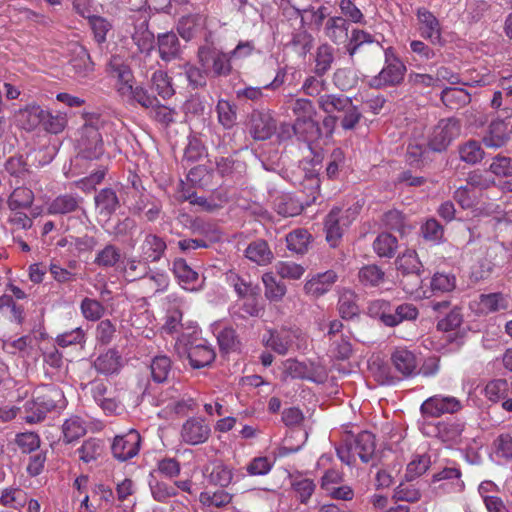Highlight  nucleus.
Instances as JSON below:
<instances>
[{
  "instance_id": "1",
  "label": "nucleus",
  "mask_w": 512,
  "mask_h": 512,
  "mask_svg": "<svg viewBox=\"0 0 512 512\" xmlns=\"http://www.w3.org/2000/svg\"><path fill=\"white\" fill-rule=\"evenodd\" d=\"M66 406L62 390L53 384L41 385L34 390L33 399L24 405L28 423H37L43 420L47 413L61 410Z\"/></svg>"
},
{
  "instance_id": "2",
  "label": "nucleus",
  "mask_w": 512,
  "mask_h": 512,
  "mask_svg": "<svg viewBox=\"0 0 512 512\" xmlns=\"http://www.w3.org/2000/svg\"><path fill=\"white\" fill-rule=\"evenodd\" d=\"M197 332H182L175 342V351L178 356L187 358L194 369H200L210 365L216 353L214 349L202 339L194 337Z\"/></svg>"
},
{
  "instance_id": "3",
  "label": "nucleus",
  "mask_w": 512,
  "mask_h": 512,
  "mask_svg": "<svg viewBox=\"0 0 512 512\" xmlns=\"http://www.w3.org/2000/svg\"><path fill=\"white\" fill-rule=\"evenodd\" d=\"M407 69L405 64L394 54L392 48L385 50V65L381 71L367 80V84L376 89L394 87L404 80Z\"/></svg>"
},
{
  "instance_id": "4",
  "label": "nucleus",
  "mask_w": 512,
  "mask_h": 512,
  "mask_svg": "<svg viewBox=\"0 0 512 512\" xmlns=\"http://www.w3.org/2000/svg\"><path fill=\"white\" fill-rule=\"evenodd\" d=\"M197 58L199 65L213 77L228 76L232 71L230 55L213 45L200 46Z\"/></svg>"
},
{
  "instance_id": "5",
  "label": "nucleus",
  "mask_w": 512,
  "mask_h": 512,
  "mask_svg": "<svg viewBox=\"0 0 512 512\" xmlns=\"http://www.w3.org/2000/svg\"><path fill=\"white\" fill-rule=\"evenodd\" d=\"M460 132L461 124L458 119H441L429 135L428 146L435 152H442L460 135Z\"/></svg>"
},
{
  "instance_id": "6",
  "label": "nucleus",
  "mask_w": 512,
  "mask_h": 512,
  "mask_svg": "<svg viewBox=\"0 0 512 512\" xmlns=\"http://www.w3.org/2000/svg\"><path fill=\"white\" fill-rule=\"evenodd\" d=\"M283 379H303L316 383H323L327 377L325 369L316 364L300 362L296 359H287L283 362Z\"/></svg>"
},
{
  "instance_id": "7",
  "label": "nucleus",
  "mask_w": 512,
  "mask_h": 512,
  "mask_svg": "<svg viewBox=\"0 0 512 512\" xmlns=\"http://www.w3.org/2000/svg\"><path fill=\"white\" fill-rule=\"evenodd\" d=\"M463 408L462 402L449 395L437 394L427 398L420 407L422 416L438 418L444 414H454Z\"/></svg>"
},
{
  "instance_id": "8",
  "label": "nucleus",
  "mask_w": 512,
  "mask_h": 512,
  "mask_svg": "<svg viewBox=\"0 0 512 512\" xmlns=\"http://www.w3.org/2000/svg\"><path fill=\"white\" fill-rule=\"evenodd\" d=\"M389 304L385 301H376L371 304L369 310L373 312L375 309L381 311L379 314L382 323L388 327H395L403 321H412L418 317V309L410 303H404L396 307L395 312H387Z\"/></svg>"
},
{
  "instance_id": "9",
  "label": "nucleus",
  "mask_w": 512,
  "mask_h": 512,
  "mask_svg": "<svg viewBox=\"0 0 512 512\" xmlns=\"http://www.w3.org/2000/svg\"><path fill=\"white\" fill-rule=\"evenodd\" d=\"M141 444L140 434L131 429L124 435H118L114 438L111 446L113 456L119 461H127L139 452Z\"/></svg>"
},
{
  "instance_id": "10",
  "label": "nucleus",
  "mask_w": 512,
  "mask_h": 512,
  "mask_svg": "<svg viewBox=\"0 0 512 512\" xmlns=\"http://www.w3.org/2000/svg\"><path fill=\"white\" fill-rule=\"evenodd\" d=\"M211 434V428L204 419L190 417L187 419L180 431L182 442L188 445H198L206 442Z\"/></svg>"
},
{
  "instance_id": "11",
  "label": "nucleus",
  "mask_w": 512,
  "mask_h": 512,
  "mask_svg": "<svg viewBox=\"0 0 512 512\" xmlns=\"http://www.w3.org/2000/svg\"><path fill=\"white\" fill-rule=\"evenodd\" d=\"M69 53V65L74 76L78 79L89 77L94 71V63L86 47L79 43H71Z\"/></svg>"
},
{
  "instance_id": "12",
  "label": "nucleus",
  "mask_w": 512,
  "mask_h": 512,
  "mask_svg": "<svg viewBox=\"0 0 512 512\" xmlns=\"http://www.w3.org/2000/svg\"><path fill=\"white\" fill-rule=\"evenodd\" d=\"M512 134V118L493 120L483 136V143L490 148L504 146Z\"/></svg>"
},
{
  "instance_id": "13",
  "label": "nucleus",
  "mask_w": 512,
  "mask_h": 512,
  "mask_svg": "<svg viewBox=\"0 0 512 512\" xmlns=\"http://www.w3.org/2000/svg\"><path fill=\"white\" fill-rule=\"evenodd\" d=\"M81 154L86 159H98L104 153L102 135L92 124L83 127L80 140Z\"/></svg>"
},
{
  "instance_id": "14",
  "label": "nucleus",
  "mask_w": 512,
  "mask_h": 512,
  "mask_svg": "<svg viewBox=\"0 0 512 512\" xmlns=\"http://www.w3.org/2000/svg\"><path fill=\"white\" fill-rule=\"evenodd\" d=\"M276 120L267 112L255 111L250 119V134L255 140H267L276 132Z\"/></svg>"
},
{
  "instance_id": "15",
  "label": "nucleus",
  "mask_w": 512,
  "mask_h": 512,
  "mask_svg": "<svg viewBox=\"0 0 512 512\" xmlns=\"http://www.w3.org/2000/svg\"><path fill=\"white\" fill-rule=\"evenodd\" d=\"M349 20L343 17H332L326 23V34L336 44H342L352 56V39L349 38Z\"/></svg>"
},
{
  "instance_id": "16",
  "label": "nucleus",
  "mask_w": 512,
  "mask_h": 512,
  "mask_svg": "<svg viewBox=\"0 0 512 512\" xmlns=\"http://www.w3.org/2000/svg\"><path fill=\"white\" fill-rule=\"evenodd\" d=\"M268 335L267 338H264L265 345L279 355H286L292 349L298 332L282 328L280 330H269Z\"/></svg>"
},
{
  "instance_id": "17",
  "label": "nucleus",
  "mask_w": 512,
  "mask_h": 512,
  "mask_svg": "<svg viewBox=\"0 0 512 512\" xmlns=\"http://www.w3.org/2000/svg\"><path fill=\"white\" fill-rule=\"evenodd\" d=\"M337 279L338 276L333 270L317 273L305 282L304 292L311 297L319 298L331 290Z\"/></svg>"
},
{
  "instance_id": "18",
  "label": "nucleus",
  "mask_w": 512,
  "mask_h": 512,
  "mask_svg": "<svg viewBox=\"0 0 512 512\" xmlns=\"http://www.w3.org/2000/svg\"><path fill=\"white\" fill-rule=\"evenodd\" d=\"M84 199L78 194L65 193L55 197L47 207V212L50 215H67L74 213L82 208Z\"/></svg>"
},
{
  "instance_id": "19",
  "label": "nucleus",
  "mask_w": 512,
  "mask_h": 512,
  "mask_svg": "<svg viewBox=\"0 0 512 512\" xmlns=\"http://www.w3.org/2000/svg\"><path fill=\"white\" fill-rule=\"evenodd\" d=\"M349 215H343L340 209H332L325 220L326 240L332 247H336L342 237V227L349 226Z\"/></svg>"
},
{
  "instance_id": "20",
  "label": "nucleus",
  "mask_w": 512,
  "mask_h": 512,
  "mask_svg": "<svg viewBox=\"0 0 512 512\" xmlns=\"http://www.w3.org/2000/svg\"><path fill=\"white\" fill-rule=\"evenodd\" d=\"M417 19L421 36L433 44L440 43L441 26L438 19L426 8L418 9Z\"/></svg>"
},
{
  "instance_id": "21",
  "label": "nucleus",
  "mask_w": 512,
  "mask_h": 512,
  "mask_svg": "<svg viewBox=\"0 0 512 512\" xmlns=\"http://www.w3.org/2000/svg\"><path fill=\"white\" fill-rule=\"evenodd\" d=\"M167 249V244L163 238L156 234L149 233L145 236L141 244V257L147 264L155 263L161 260Z\"/></svg>"
},
{
  "instance_id": "22",
  "label": "nucleus",
  "mask_w": 512,
  "mask_h": 512,
  "mask_svg": "<svg viewBox=\"0 0 512 512\" xmlns=\"http://www.w3.org/2000/svg\"><path fill=\"white\" fill-rule=\"evenodd\" d=\"M172 271L184 289L194 291L201 287L199 274L187 264L185 259L176 258L173 261Z\"/></svg>"
},
{
  "instance_id": "23",
  "label": "nucleus",
  "mask_w": 512,
  "mask_h": 512,
  "mask_svg": "<svg viewBox=\"0 0 512 512\" xmlns=\"http://www.w3.org/2000/svg\"><path fill=\"white\" fill-rule=\"evenodd\" d=\"M391 361L395 369L404 377H410L417 372V357L407 348H396L391 355Z\"/></svg>"
},
{
  "instance_id": "24",
  "label": "nucleus",
  "mask_w": 512,
  "mask_h": 512,
  "mask_svg": "<svg viewBox=\"0 0 512 512\" xmlns=\"http://www.w3.org/2000/svg\"><path fill=\"white\" fill-rule=\"evenodd\" d=\"M398 270L402 271L404 277L413 278L415 285H419L421 282L420 273L423 265L418 259V255L415 250H406L396 260Z\"/></svg>"
},
{
  "instance_id": "25",
  "label": "nucleus",
  "mask_w": 512,
  "mask_h": 512,
  "mask_svg": "<svg viewBox=\"0 0 512 512\" xmlns=\"http://www.w3.org/2000/svg\"><path fill=\"white\" fill-rule=\"evenodd\" d=\"M472 306H476V312L487 315L508 308V299L502 293L481 294Z\"/></svg>"
},
{
  "instance_id": "26",
  "label": "nucleus",
  "mask_w": 512,
  "mask_h": 512,
  "mask_svg": "<svg viewBox=\"0 0 512 512\" xmlns=\"http://www.w3.org/2000/svg\"><path fill=\"white\" fill-rule=\"evenodd\" d=\"M464 432L465 423L461 421H446L437 425L438 438L450 446L461 444Z\"/></svg>"
},
{
  "instance_id": "27",
  "label": "nucleus",
  "mask_w": 512,
  "mask_h": 512,
  "mask_svg": "<svg viewBox=\"0 0 512 512\" xmlns=\"http://www.w3.org/2000/svg\"><path fill=\"white\" fill-rule=\"evenodd\" d=\"M159 56L163 61L177 59L181 55V45L174 32L159 34L157 37Z\"/></svg>"
},
{
  "instance_id": "28",
  "label": "nucleus",
  "mask_w": 512,
  "mask_h": 512,
  "mask_svg": "<svg viewBox=\"0 0 512 512\" xmlns=\"http://www.w3.org/2000/svg\"><path fill=\"white\" fill-rule=\"evenodd\" d=\"M293 131L298 139L309 144L317 141L322 136L321 128L313 117L296 118L293 124Z\"/></svg>"
},
{
  "instance_id": "29",
  "label": "nucleus",
  "mask_w": 512,
  "mask_h": 512,
  "mask_svg": "<svg viewBox=\"0 0 512 512\" xmlns=\"http://www.w3.org/2000/svg\"><path fill=\"white\" fill-rule=\"evenodd\" d=\"M99 215L110 217L120 206L116 192L111 188L101 189L94 197Z\"/></svg>"
},
{
  "instance_id": "30",
  "label": "nucleus",
  "mask_w": 512,
  "mask_h": 512,
  "mask_svg": "<svg viewBox=\"0 0 512 512\" xmlns=\"http://www.w3.org/2000/svg\"><path fill=\"white\" fill-rule=\"evenodd\" d=\"M118 93L130 101H134L143 108L151 109L158 101L157 97L151 95L145 88L141 86H123L118 89Z\"/></svg>"
},
{
  "instance_id": "31",
  "label": "nucleus",
  "mask_w": 512,
  "mask_h": 512,
  "mask_svg": "<svg viewBox=\"0 0 512 512\" xmlns=\"http://www.w3.org/2000/svg\"><path fill=\"white\" fill-rule=\"evenodd\" d=\"M121 360V356L116 350L109 349L106 353L96 358L94 368L101 374L112 375L120 371L122 366Z\"/></svg>"
},
{
  "instance_id": "32",
  "label": "nucleus",
  "mask_w": 512,
  "mask_h": 512,
  "mask_svg": "<svg viewBox=\"0 0 512 512\" xmlns=\"http://www.w3.org/2000/svg\"><path fill=\"white\" fill-rule=\"evenodd\" d=\"M442 103L451 110H458L471 102V95L463 88L447 87L441 92Z\"/></svg>"
},
{
  "instance_id": "33",
  "label": "nucleus",
  "mask_w": 512,
  "mask_h": 512,
  "mask_svg": "<svg viewBox=\"0 0 512 512\" xmlns=\"http://www.w3.org/2000/svg\"><path fill=\"white\" fill-rule=\"evenodd\" d=\"M121 259V249L115 244L108 243L96 253L93 263L100 268L109 269L116 267Z\"/></svg>"
},
{
  "instance_id": "34",
  "label": "nucleus",
  "mask_w": 512,
  "mask_h": 512,
  "mask_svg": "<svg viewBox=\"0 0 512 512\" xmlns=\"http://www.w3.org/2000/svg\"><path fill=\"white\" fill-rule=\"evenodd\" d=\"M375 449V437L371 432L363 431L357 435L356 439H354V451L365 463L373 460Z\"/></svg>"
},
{
  "instance_id": "35",
  "label": "nucleus",
  "mask_w": 512,
  "mask_h": 512,
  "mask_svg": "<svg viewBox=\"0 0 512 512\" xmlns=\"http://www.w3.org/2000/svg\"><path fill=\"white\" fill-rule=\"evenodd\" d=\"M132 40L140 52H150L154 47V34L148 28V21L141 20L134 26Z\"/></svg>"
},
{
  "instance_id": "36",
  "label": "nucleus",
  "mask_w": 512,
  "mask_h": 512,
  "mask_svg": "<svg viewBox=\"0 0 512 512\" xmlns=\"http://www.w3.org/2000/svg\"><path fill=\"white\" fill-rule=\"evenodd\" d=\"M246 257L258 265H267L273 259V253L264 240H256L248 245L245 250Z\"/></svg>"
},
{
  "instance_id": "37",
  "label": "nucleus",
  "mask_w": 512,
  "mask_h": 512,
  "mask_svg": "<svg viewBox=\"0 0 512 512\" xmlns=\"http://www.w3.org/2000/svg\"><path fill=\"white\" fill-rule=\"evenodd\" d=\"M162 205L159 200L149 195H141L134 205L135 213H144L148 221H155L161 212Z\"/></svg>"
},
{
  "instance_id": "38",
  "label": "nucleus",
  "mask_w": 512,
  "mask_h": 512,
  "mask_svg": "<svg viewBox=\"0 0 512 512\" xmlns=\"http://www.w3.org/2000/svg\"><path fill=\"white\" fill-rule=\"evenodd\" d=\"M274 207L277 213L283 217L299 215L303 210L302 204L290 194L277 196L274 200Z\"/></svg>"
},
{
  "instance_id": "39",
  "label": "nucleus",
  "mask_w": 512,
  "mask_h": 512,
  "mask_svg": "<svg viewBox=\"0 0 512 512\" xmlns=\"http://www.w3.org/2000/svg\"><path fill=\"white\" fill-rule=\"evenodd\" d=\"M262 282L265 287V297L274 302H279L283 299L287 292L286 285L283 282L277 281L272 272L264 273Z\"/></svg>"
},
{
  "instance_id": "40",
  "label": "nucleus",
  "mask_w": 512,
  "mask_h": 512,
  "mask_svg": "<svg viewBox=\"0 0 512 512\" xmlns=\"http://www.w3.org/2000/svg\"><path fill=\"white\" fill-rule=\"evenodd\" d=\"M398 248L397 238L390 233L379 234L373 242V249L379 257L392 258Z\"/></svg>"
},
{
  "instance_id": "41",
  "label": "nucleus",
  "mask_w": 512,
  "mask_h": 512,
  "mask_svg": "<svg viewBox=\"0 0 512 512\" xmlns=\"http://www.w3.org/2000/svg\"><path fill=\"white\" fill-rule=\"evenodd\" d=\"M311 234L305 229H296L286 236L287 248L298 254L308 250Z\"/></svg>"
},
{
  "instance_id": "42",
  "label": "nucleus",
  "mask_w": 512,
  "mask_h": 512,
  "mask_svg": "<svg viewBox=\"0 0 512 512\" xmlns=\"http://www.w3.org/2000/svg\"><path fill=\"white\" fill-rule=\"evenodd\" d=\"M45 110L38 105H29L19 111V118L23 127L32 130L38 125H42Z\"/></svg>"
},
{
  "instance_id": "43",
  "label": "nucleus",
  "mask_w": 512,
  "mask_h": 512,
  "mask_svg": "<svg viewBox=\"0 0 512 512\" xmlns=\"http://www.w3.org/2000/svg\"><path fill=\"white\" fill-rule=\"evenodd\" d=\"M216 112L219 123L225 129H230L236 124L237 109L236 106L228 100L220 99L216 105Z\"/></svg>"
},
{
  "instance_id": "44",
  "label": "nucleus",
  "mask_w": 512,
  "mask_h": 512,
  "mask_svg": "<svg viewBox=\"0 0 512 512\" xmlns=\"http://www.w3.org/2000/svg\"><path fill=\"white\" fill-rule=\"evenodd\" d=\"M171 369L172 362L169 357L165 355L155 356L150 365L152 379L157 383L165 382L168 380Z\"/></svg>"
},
{
  "instance_id": "45",
  "label": "nucleus",
  "mask_w": 512,
  "mask_h": 512,
  "mask_svg": "<svg viewBox=\"0 0 512 512\" xmlns=\"http://www.w3.org/2000/svg\"><path fill=\"white\" fill-rule=\"evenodd\" d=\"M208 481L213 485L227 487L233 479L232 468L222 462H215L211 471L208 472Z\"/></svg>"
},
{
  "instance_id": "46",
  "label": "nucleus",
  "mask_w": 512,
  "mask_h": 512,
  "mask_svg": "<svg viewBox=\"0 0 512 512\" xmlns=\"http://www.w3.org/2000/svg\"><path fill=\"white\" fill-rule=\"evenodd\" d=\"M63 438L66 443L73 442L86 433L85 422L78 416L67 419L62 427Z\"/></svg>"
},
{
  "instance_id": "47",
  "label": "nucleus",
  "mask_w": 512,
  "mask_h": 512,
  "mask_svg": "<svg viewBox=\"0 0 512 512\" xmlns=\"http://www.w3.org/2000/svg\"><path fill=\"white\" fill-rule=\"evenodd\" d=\"M382 224L387 228L399 231L403 235L412 229V226L407 223L405 215L396 209L389 210L383 214Z\"/></svg>"
},
{
  "instance_id": "48",
  "label": "nucleus",
  "mask_w": 512,
  "mask_h": 512,
  "mask_svg": "<svg viewBox=\"0 0 512 512\" xmlns=\"http://www.w3.org/2000/svg\"><path fill=\"white\" fill-rule=\"evenodd\" d=\"M152 87L163 99H169L175 94L170 77L165 71L157 70L153 73Z\"/></svg>"
},
{
  "instance_id": "49",
  "label": "nucleus",
  "mask_w": 512,
  "mask_h": 512,
  "mask_svg": "<svg viewBox=\"0 0 512 512\" xmlns=\"http://www.w3.org/2000/svg\"><path fill=\"white\" fill-rule=\"evenodd\" d=\"M484 150L476 140H469L459 146L460 159L468 164H476L484 157Z\"/></svg>"
},
{
  "instance_id": "50",
  "label": "nucleus",
  "mask_w": 512,
  "mask_h": 512,
  "mask_svg": "<svg viewBox=\"0 0 512 512\" xmlns=\"http://www.w3.org/2000/svg\"><path fill=\"white\" fill-rule=\"evenodd\" d=\"M346 167V158L344 152L340 148H336L330 154L327 166L326 176L328 179H339Z\"/></svg>"
},
{
  "instance_id": "51",
  "label": "nucleus",
  "mask_w": 512,
  "mask_h": 512,
  "mask_svg": "<svg viewBox=\"0 0 512 512\" xmlns=\"http://www.w3.org/2000/svg\"><path fill=\"white\" fill-rule=\"evenodd\" d=\"M385 273L375 264L362 267L358 273L359 281L364 286L375 287L383 283Z\"/></svg>"
},
{
  "instance_id": "52",
  "label": "nucleus",
  "mask_w": 512,
  "mask_h": 512,
  "mask_svg": "<svg viewBox=\"0 0 512 512\" xmlns=\"http://www.w3.org/2000/svg\"><path fill=\"white\" fill-rule=\"evenodd\" d=\"M150 117L159 124L168 127L176 122L178 112L176 109L160 104L159 101L150 110Z\"/></svg>"
},
{
  "instance_id": "53",
  "label": "nucleus",
  "mask_w": 512,
  "mask_h": 512,
  "mask_svg": "<svg viewBox=\"0 0 512 512\" xmlns=\"http://www.w3.org/2000/svg\"><path fill=\"white\" fill-rule=\"evenodd\" d=\"M245 168V163L235 159L233 156L216 158V169L223 177L241 174L245 171Z\"/></svg>"
},
{
  "instance_id": "54",
  "label": "nucleus",
  "mask_w": 512,
  "mask_h": 512,
  "mask_svg": "<svg viewBox=\"0 0 512 512\" xmlns=\"http://www.w3.org/2000/svg\"><path fill=\"white\" fill-rule=\"evenodd\" d=\"M274 268L277 275L288 280H299L305 273V268L293 261H279Z\"/></svg>"
},
{
  "instance_id": "55",
  "label": "nucleus",
  "mask_w": 512,
  "mask_h": 512,
  "mask_svg": "<svg viewBox=\"0 0 512 512\" xmlns=\"http://www.w3.org/2000/svg\"><path fill=\"white\" fill-rule=\"evenodd\" d=\"M67 122V115L65 113L57 112L56 114H52L45 110L42 126L48 133L59 134L65 129Z\"/></svg>"
},
{
  "instance_id": "56",
  "label": "nucleus",
  "mask_w": 512,
  "mask_h": 512,
  "mask_svg": "<svg viewBox=\"0 0 512 512\" xmlns=\"http://www.w3.org/2000/svg\"><path fill=\"white\" fill-rule=\"evenodd\" d=\"M34 200L33 191L27 187H17L11 193L8 205L11 210L30 207Z\"/></svg>"
},
{
  "instance_id": "57",
  "label": "nucleus",
  "mask_w": 512,
  "mask_h": 512,
  "mask_svg": "<svg viewBox=\"0 0 512 512\" xmlns=\"http://www.w3.org/2000/svg\"><path fill=\"white\" fill-rule=\"evenodd\" d=\"M27 502L25 492L18 488H8L2 491L0 503L14 509L22 508Z\"/></svg>"
},
{
  "instance_id": "58",
  "label": "nucleus",
  "mask_w": 512,
  "mask_h": 512,
  "mask_svg": "<svg viewBox=\"0 0 512 512\" xmlns=\"http://www.w3.org/2000/svg\"><path fill=\"white\" fill-rule=\"evenodd\" d=\"M430 285L434 292H451L456 287V277L452 273L437 272L433 275Z\"/></svg>"
},
{
  "instance_id": "59",
  "label": "nucleus",
  "mask_w": 512,
  "mask_h": 512,
  "mask_svg": "<svg viewBox=\"0 0 512 512\" xmlns=\"http://www.w3.org/2000/svg\"><path fill=\"white\" fill-rule=\"evenodd\" d=\"M149 486L153 499L158 502H166L168 499L175 497L178 493L175 486L163 481H151Z\"/></svg>"
},
{
  "instance_id": "60",
  "label": "nucleus",
  "mask_w": 512,
  "mask_h": 512,
  "mask_svg": "<svg viewBox=\"0 0 512 512\" xmlns=\"http://www.w3.org/2000/svg\"><path fill=\"white\" fill-rule=\"evenodd\" d=\"M185 75L189 82V85L194 89L202 88L206 86L207 77L210 75L201 66L197 67L192 64H186L184 66Z\"/></svg>"
},
{
  "instance_id": "61",
  "label": "nucleus",
  "mask_w": 512,
  "mask_h": 512,
  "mask_svg": "<svg viewBox=\"0 0 512 512\" xmlns=\"http://www.w3.org/2000/svg\"><path fill=\"white\" fill-rule=\"evenodd\" d=\"M79 458L85 462L89 463L93 460H96L102 453V446L99 440L90 438L82 444V446L78 449Z\"/></svg>"
},
{
  "instance_id": "62",
  "label": "nucleus",
  "mask_w": 512,
  "mask_h": 512,
  "mask_svg": "<svg viewBox=\"0 0 512 512\" xmlns=\"http://www.w3.org/2000/svg\"><path fill=\"white\" fill-rule=\"evenodd\" d=\"M493 451L498 458L504 460L512 459V435L509 433L500 434L493 441Z\"/></svg>"
},
{
  "instance_id": "63",
  "label": "nucleus",
  "mask_w": 512,
  "mask_h": 512,
  "mask_svg": "<svg viewBox=\"0 0 512 512\" xmlns=\"http://www.w3.org/2000/svg\"><path fill=\"white\" fill-rule=\"evenodd\" d=\"M509 390V384L505 379H495L490 381L485 387L486 397L493 402L504 399Z\"/></svg>"
},
{
  "instance_id": "64",
  "label": "nucleus",
  "mask_w": 512,
  "mask_h": 512,
  "mask_svg": "<svg viewBox=\"0 0 512 512\" xmlns=\"http://www.w3.org/2000/svg\"><path fill=\"white\" fill-rule=\"evenodd\" d=\"M83 316L90 321L99 320L104 312V306L97 300L91 298H84L80 305Z\"/></svg>"
}]
</instances>
